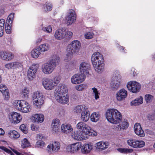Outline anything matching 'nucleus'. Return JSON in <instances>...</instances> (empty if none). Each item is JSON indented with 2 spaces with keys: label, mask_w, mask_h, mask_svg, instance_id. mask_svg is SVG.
<instances>
[{
  "label": "nucleus",
  "mask_w": 155,
  "mask_h": 155,
  "mask_svg": "<svg viewBox=\"0 0 155 155\" xmlns=\"http://www.w3.org/2000/svg\"><path fill=\"white\" fill-rule=\"evenodd\" d=\"M60 59L58 55H53L51 59L42 65L41 70L42 73L46 75L51 74L55 69Z\"/></svg>",
  "instance_id": "nucleus-1"
},
{
  "label": "nucleus",
  "mask_w": 155,
  "mask_h": 155,
  "mask_svg": "<svg viewBox=\"0 0 155 155\" xmlns=\"http://www.w3.org/2000/svg\"><path fill=\"white\" fill-rule=\"evenodd\" d=\"M67 92L66 86L63 84H60L55 89L54 96L58 102L63 104H67L68 102V96L66 94Z\"/></svg>",
  "instance_id": "nucleus-2"
},
{
  "label": "nucleus",
  "mask_w": 155,
  "mask_h": 155,
  "mask_svg": "<svg viewBox=\"0 0 155 155\" xmlns=\"http://www.w3.org/2000/svg\"><path fill=\"white\" fill-rule=\"evenodd\" d=\"M91 61L95 71L97 72H101L104 71V58L100 53L94 52L91 56Z\"/></svg>",
  "instance_id": "nucleus-3"
},
{
  "label": "nucleus",
  "mask_w": 155,
  "mask_h": 155,
  "mask_svg": "<svg viewBox=\"0 0 155 155\" xmlns=\"http://www.w3.org/2000/svg\"><path fill=\"white\" fill-rule=\"evenodd\" d=\"M106 117L110 122L116 124L120 121L122 116L121 113L117 110L112 108L110 109L106 112Z\"/></svg>",
  "instance_id": "nucleus-4"
},
{
  "label": "nucleus",
  "mask_w": 155,
  "mask_h": 155,
  "mask_svg": "<svg viewBox=\"0 0 155 155\" xmlns=\"http://www.w3.org/2000/svg\"><path fill=\"white\" fill-rule=\"evenodd\" d=\"M73 32L66 28H61L56 30L54 33V37L57 40H61L63 39L69 40L72 37Z\"/></svg>",
  "instance_id": "nucleus-5"
},
{
  "label": "nucleus",
  "mask_w": 155,
  "mask_h": 155,
  "mask_svg": "<svg viewBox=\"0 0 155 155\" xmlns=\"http://www.w3.org/2000/svg\"><path fill=\"white\" fill-rule=\"evenodd\" d=\"M13 105L15 108L23 113H28L31 110L30 104L24 100H16L13 103Z\"/></svg>",
  "instance_id": "nucleus-6"
},
{
  "label": "nucleus",
  "mask_w": 155,
  "mask_h": 155,
  "mask_svg": "<svg viewBox=\"0 0 155 155\" xmlns=\"http://www.w3.org/2000/svg\"><path fill=\"white\" fill-rule=\"evenodd\" d=\"M44 96L41 93L35 92L32 95V101L34 106L36 108H39L44 103Z\"/></svg>",
  "instance_id": "nucleus-7"
},
{
  "label": "nucleus",
  "mask_w": 155,
  "mask_h": 155,
  "mask_svg": "<svg viewBox=\"0 0 155 155\" xmlns=\"http://www.w3.org/2000/svg\"><path fill=\"white\" fill-rule=\"evenodd\" d=\"M121 76L119 71H115L113 74L112 79L110 83V86L114 90H117L120 86Z\"/></svg>",
  "instance_id": "nucleus-8"
},
{
  "label": "nucleus",
  "mask_w": 155,
  "mask_h": 155,
  "mask_svg": "<svg viewBox=\"0 0 155 155\" xmlns=\"http://www.w3.org/2000/svg\"><path fill=\"white\" fill-rule=\"evenodd\" d=\"M81 47V43L79 41L74 40L68 45L67 51L72 54H77L79 51Z\"/></svg>",
  "instance_id": "nucleus-9"
},
{
  "label": "nucleus",
  "mask_w": 155,
  "mask_h": 155,
  "mask_svg": "<svg viewBox=\"0 0 155 155\" xmlns=\"http://www.w3.org/2000/svg\"><path fill=\"white\" fill-rule=\"evenodd\" d=\"M38 68V64H35L30 67L27 72V77L29 80L32 81L35 78Z\"/></svg>",
  "instance_id": "nucleus-10"
},
{
  "label": "nucleus",
  "mask_w": 155,
  "mask_h": 155,
  "mask_svg": "<svg viewBox=\"0 0 155 155\" xmlns=\"http://www.w3.org/2000/svg\"><path fill=\"white\" fill-rule=\"evenodd\" d=\"M127 87L130 92L136 93L139 91L141 85L139 83L135 81H131L127 83Z\"/></svg>",
  "instance_id": "nucleus-11"
},
{
  "label": "nucleus",
  "mask_w": 155,
  "mask_h": 155,
  "mask_svg": "<svg viewBox=\"0 0 155 155\" xmlns=\"http://www.w3.org/2000/svg\"><path fill=\"white\" fill-rule=\"evenodd\" d=\"M76 18V15L74 11L72 9L69 10L65 18L66 23L68 26L74 23Z\"/></svg>",
  "instance_id": "nucleus-12"
},
{
  "label": "nucleus",
  "mask_w": 155,
  "mask_h": 155,
  "mask_svg": "<svg viewBox=\"0 0 155 155\" xmlns=\"http://www.w3.org/2000/svg\"><path fill=\"white\" fill-rule=\"evenodd\" d=\"M80 71L81 74L84 76H88L89 72L91 71V67L90 64L87 62L81 63L80 65Z\"/></svg>",
  "instance_id": "nucleus-13"
},
{
  "label": "nucleus",
  "mask_w": 155,
  "mask_h": 155,
  "mask_svg": "<svg viewBox=\"0 0 155 155\" xmlns=\"http://www.w3.org/2000/svg\"><path fill=\"white\" fill-rule=\"evenodd\" d=\"M42 83L44 88L47 90H53L55 87L52 78H44L42 80Z\"/></svg>",
  "instance_id": "nucleus-14"
},
{
  "label": "nucleus",
  "mask_w": 155,
  "mask_h": 155,
  "mask_svg": "<svg viewBox=\"0 0 155 155\" xmlns=\"http://www.w3.org/2000/svg\"><path fill=\"white\" fill-rule=\"evenodd\" d=\"M9 118L12 123L14 124L19 123L22 119L21 114L16 112H12L10 113Z\"/></svg>",
  "instance_id": "nucleus-15"
},
{
  "label": "nucleus",
  "mask_w": 155,
  "mask_h": 155,
  "mask_svg": "<svg viewBox=\"0 0 155 155\" xmlns=\"http://www.w3.org/2000/svg\"><path fill=\"white\" fill-rule=\"evenodd\" d=\"M71 136L75 140H81L87 139L89 136V134H86L81 131H79L73 133L71 134Z\"/></svg>",
  "instance_id": "nucleus-16"
},
{
  "label": "nucleus",
  "mask_w": 155,
  "mask_h": 155,
  "mask_svg": "<svg viewBox=\"0 0 155 155\" xmlns=\"http://www.w3.org/2000/svg\"><path fill=\"white\" fill-rule=\"evenodd\" d=\"M85 76L82 74H77L73 75L71 78V82L73 84H78L83 82Z\"/></svg>",
  "instance_id": "nucleus-17"
},
{
  "label": "nucleus",
  "mask_w": 155,
  "mask_h": 155,
  "mask_svg": "<svg viewBox=\"0 0 155 155\" xmlns=\"http://www.w3.org/2000/svg\"><path fill=\"white\" fill-rule=\"evenodd\" d=\"M77 128L82 130L81 131L86 134H90L91 127L84 122L81 121L79 122L77 125Z\"/></svg>",
  "instance_id": "nucleus-18"
},
{
  "label": "nucleus",
  "mask_w": 155,
  "mask_h": 155,
  "mask_svg": "<svg viewBox=\"0 0 155 155\" xmlns=\"http://www.w3.org/2000/svg\"><path fill=\"white\" fill-rule=\"evenodd\" d=\"M127 95V91L124 89H121L117 92L115 97L117 101H121L125 100Z\"/></svg>",
  "instance_id": "nucleus-19"
},
{
  "label": "nucleus",
  "mask_w": 155,
  "mask_h": 155,
  "mask_svg": "<svg viewBox=\"0 0 155 155\" xmlns=\"http://www.w3.org/2000/svg\"><path fill=\"white\" fill-rule=\"evenodd\" d=\"M60 143L58 142L55 141L48 145L47 147V150L49 152H52L55 153L57 152L60 149Z\"/></svg>",
  "instance_id": "nucleus-20"
},
{
  "label": "nucleus",
  "mask_w": 155,
  "mask_h": 155,
  "mask_svg": "<svg viewBox=\"0 0 155 155\" xmlns=\"http://www.w3.org/2000/svg\"><path fill=\"white\" fill-rule=\"evenodd\" d=\"M0 56L2 59L6 61H11L14 57L12 53L6 51L0 52Z\"/></svg>",
  "instance_id": "nucleus-21"
},
{
  "label": "nucleus",
  "mask_w": 155,
  "mask_h": 155,
  "mask_svg": "<svg viewBox=\"0 0 155 155\" xmlns=\"http://www.w3.org/2000/svg\"><path fill=\"white\" fill-rule=\"evenodd\" d=\"M81 147L80 143L78 142L73 143L68 146L66 148L67 151L68 152L74 153L79 150Z\"/></svg>",
  "instance_id": "nucleus-22"
},
{
  "label": "nucleus",
  "mask_w": 155,
  "mask_h": 155,
  "mask_svg": "<svg viewBox=\"0 0 155 155\" xmlns=\"http://www.w3.org/2000/svg\"><path fill=\"white\" fill-rule=\"evenodd\" d=\"M134 130L135 134L139 136L143 137L145 136L143 130L139 123H136L134 126Z\"/></svg>",
  "instance_id": "nucleus-23"
},
{
  "label": "nucleus",
  "mask_w": 155,
  "mask_h": 155,
  "mask_svg": "<svg viewBox=\"0 0 155 155\" xmlns=\"http://www.w3.org/2000/svg\"><path fill=\"white\" fill-rule=\"evenodd\" d=\"M61 132L65 134H68L73 131V129L70 124H62L61 126Z\"/></svg>",
  "instance_id": "nucleus-24"
},
{
  "label": "nucleus",
  "mask_w": 155,
  "mask_h": 155,
  "mask_svg": "<svg viewBox=\"0 0 155 155\" xmlns=\"http://www.w3.org/2000/svg\"><path fill=\"white\" fill-rule=\"evenodd\" d=\"M60 125V122L58 119H55L52 120L51 126L53 132L56 133L59 131Z\"/></svg>",
  "instance_id": "nucleus-25"
},
{
  "label": "nucleus",
  "mask_w": 155,
  "mask_h": 155,
  "mask_svg": "<svg viewBox=\"0 0 155 155\" xmlns=\"http://www.w3.org/2000/svg\"><path fill=\"white\" fill-rule=\"evenodd\" d=\"M109 144L108 142L101 141L95 144V147L97 150H102L107 148Z\"/></svg>",
  "instance_id": "nucleus-26"
},
{
  "label": "nucleus",
  "mask_w": 155,
  "mask_h": 155,
  "mask_svg": "<svg viewBox=\"0 0 155 155\" xmlns=\"http://www.w3.org/2000/svg\"><path fill=\"white\" fill-rule=\"evenodd\" d=\"M32 119L35 122L41 123L44 120V116L41 114H36L32 115Z\"/></svg>",
  "instance_id": "nucleus-27"
},
{
  "label": "nucleus",
  "mask_w": 155,
  "mask_h": 155,
  "mask_svg": "<svg viewBox=\"0 0 155 155\" xmlns=\"http://www.w3.org/2000/svg\"><path fill=\"white\" fill-rule=\"evenodd\" d=\"M0 91L3 94L6 100H8L9 98V93L7 87L4 85L0 84Z\"/></svg>",
  "instance_id": "nucleus-28"
},
{
  "label": "nucleus",
  "mask_w": 155,
  "mask_h": 155,
  "mask_svg": "<svg viewBox=\"0 0 155 155\" xmlns=\"http://www.w3.org/2000/svg\"><path fill=\"white\" fill-rule=\"evenodd\" d=\"M128 127V123L127 120H124L121 122V123L117 126L116 129L118 130H125Z\"/></svg>",
  "instance_id": "nucleus-29"
},
{
  "label": "nucleus",
  "mask_w": 155,
  "mask_h": 155,
  "mask_svg": "<svg viewBox=\"0 0 155 155\" xmlns=\"http://www.w3.org/2000/svg\"><path fill=\"white\" fill-rule=\"evenodd\" d=\"M29 89L25 87L21 90L20 94L23 98L26 99L29 98Z\"/></svg>",
  "instance_id": "nucleus-30"
},
{
  "label": "nucleus",
  "mask_w": 155,
  "mask_h": 155,
  "mask_svg": "<svg viewBox=\"0 0 155 155\" xmlns=\"http://www.w3.org/2000/svg\"><path fill=\"white\" fill-rule=\"evenodd\" d=\"M87 109L84 105H78L75 107L74 108V112L77 114H81Z\"/></svg>",
  "instance_id": "nucleus-31"
},
{
  "label": "nucleus",
  "mask_w": 155,
  "mask_h": 155,
  "mask_svg": "<svg viewBox=\"0 0 155 155\" xmlns=\"http://www.w3.org/2000/svg\"><path fill=\"white\" fill-rule=\"evenodd\" d=\"M92 149V146L88 144H85L82 146L81 150L82 153H89Z\"/></svg>",
  "instance_id": "nucleus-32"
},
{
  "label": "nucleus",
  "mask_w": 155,
  "mask_h": 155,
  "mask_svg": "<svg viewBox=\"0 0 155 155\" xmlns=\"http://www.w3.org/2000/svg\"><path fill=\"white\" fill-rule=\"evenodd\" d=\"M88 109L81 114V120L84 122H86L89 120L90 114L88 113Z\"/></svg>",
  "instance_id": "nucleus-33"
},
{
  "label": "nucleus",
  "mask_w": 155,
  "mask_h": 155,
  "mask_svg": "<svg viewBox=\"0 0 155 155\" xmlns=\"http://www.w3.org/2000/svg\"><path fill=\"white\" fill-rule=\"evenodd\" d=\"M9 137L12 139H17L20 137L19 134L15 130H10L8 132Z\"/></svg>",
  "instance_id": "nucleus-34"
},
{
  "label": "nucleus",
  "mask_w": 155,
  "mask_h": 155,
  "mask_svg": "<svg viewBox=\"0 0 155 155\" xmlns=\"http://www.w3.org/2000/svg\"><path fill=\"white\" fill-rule=\"evenodd\" d=\"M100 117V116L98 113L94 112L91 114L90 119L92 122H97L99 120Z\"/></svg>",
  "instance_id": "nucleus-35"
},
{
  "label": "nucleus",
  "mask_w": 155,
  "mask_h": 155,
  "mask_svg": "<svg viewBox=\"0 0 155 155\" xmlns=\"http://www.w3.org/2000/svg\"><path fill=\"white\" fill-rule=\"evenodd\" d=\"M143 98L141 96L135 99L131 102V105L132 106H136L141 104L143 103Z\"/></svg>",
  "instance_id": "nucleus-36"
},
{
  "label": "nucleus",
  "mask_w": 155,
  "mask_h": 155,
  "mask_svg": "<svg viewBox=\"0 0 155 155\" xmlns=\"http://www.w3.org/2000/svg\"><path fill=\"white\" fill-rule=\"evenodd\" d=\"M50 45L47 43H45L39 45V49L42 52H44L48 51L50 49Z\"/></svg>",
  "instance_id": "nucleus-37"
},
{
  "label": "nucleus",
  "mask_w": 155,
  "mask_h": 155,
  "mask_svg": "<svg viewBox=\"0 0 155 155\" xmlns=\"http://www.w3.org/2000/svg\"><path fill=\"white\" fill-rule=\"evenodd\" d=\"M21 146L22 148H25L31 146V143L28 140L25 138L22 139L21 141Z\"/></svg>",
  "instance_id": "nucleus-38"
},
{
  "label": "nucleus",
  "mask_w": 155,
  "mask_h": 155,
  "mask_svg": "<svg viewBox=\"0 0 155 155\" xmlns=\"http://www.w3.org/2000/svg\"><path fill=\"white\" fill-rule=\"evenodd\" d=\"M117 150L120 153L124 154H127L132 153L133 151L132 149H129L127 148H120L117 149Z\"/></svg>",
  "instance_id": "nucleus-39"
},
{
  "label": "nucleus",
  "mask_w": 155,
  "mask_h": 155,
  "mask_svg": "<svg viewBox=\"0 0 155 155\" xmlns=\"http://www.w3.org/2000/svg\"><path fill=\"white\" fill-rule=\"evenodd\" d=\"M52 5L50 3H46L43 6V10L45 12L50 11L52 10Z\"/></svg>",
  "instance_id": "nucleus-40"
},
{
  "label": "nucleus",
  "mask_w": 155,
  "mask_h": 155,
  "mask_svg": "<svg viewBox=\"0 0 155 155\" xmlns=\"http://www.w3.org/2000/svg\"><path fill=\"white\" fill-rule=\"evenodd\" d=\"M40 50L38 48L34 49L31 52V55L32 57L35 58H38L41 54Z\"/></svg>",
  "instance_id": "nucleus-41"
},
{
  "label": "nucleus",
  "mask_w": 155,
  "mask_h": 155,
  "mask_svg": "<svg viewBox=\"0 0 155 155\" xmlns=\"http://www.w3.org/2000/svg\"><path fill=\"white\" fill-rule=\"evenodd\" d=\"M137 140L130 139L128 140L127 141V143L128 145L132 147L137 148Z\"/></svg>",
  "instance_id": "nucleus-42"
},
{
  "label": "nucleus",
  "mask_w": 155,
  "mask_h": 155,
  "mask_svg": "<svg viewBox=\"0 0 155 155\" xmlns=\"http://www.w3.org/2000/svg\"><path fill=\"white\" fill-rule=\"evenodd\" d=\"M5 20L3 19L0 20V37H1L3 34L4 25Z\"/></svg>",
  "instance_id": "nucleus-43"
},
{
  "label": "nucleus",
  "mask_w": 155,
  "mask_h": 155,
  "mask_svg": "<svg viewBox=\"0 0 155 155\" xmlns=\"http://www.w3.org/2000/svg\"><path fill=\"white\" fill-rule=\"evenodd\" d=\"M61 79V75H58L56 76L53 79H52V81L55 87L59 83Z\"/></svg>",
  "instance_id": "nucleus-44"
},
{
  "label": "nucleus",
  "mask_w": 155,
  "mask_h": 155,
  "mask_svg": "<svg viewBox=\"0 0 155 155\" xmlns=\"http://www.w3.org/2000/svg\"><path fill=\"white\" fill-rule=\"evenodd\" d=\"M13 62L14 69L17 68L21 69L23 68V65L22 62L18 61H15Z\"/></svg>",
  "instance_id": "nucleus-45"
},
{
  "label": "nucleus",
  "mask_w": 155,
  "mask_h": 155,
  "mask_svg": "<svg viewBox=\"0 0 155 155\" xmlns=\"http://www.w3.org/2000/svg\"><path fill=\"white\" fill-rule=\"evenodd\" d=\"M14 13H11L7 18L6 21V23H8L9 24H12L14 19Z\"/></svg>",
  "instance_id": "nucleus-46"
},
{
  "label": "nucleus",
  "mask_w": 155,
  "mask_h": 155,
  "mask_svg": "<svg viewBox=\"0 0 155 155\" xmlns=\"http://www.w3.org/2000/svg\"><path fill=\"white\" fill-rule=\"evenodd\" d=\"M146 102L148 104L151 102L153 99V97L151 95L147 94L145 96Z\"/></svg>",
  "instance_id": "nucleus-47"
},
{
  "label": "nucleus",
  "mask_w": 155,
  "mask_h": 155,
  "mask_svg": "<svg viewBox=\"0 0 155 155\" xmlns=\"http://www.w3.org/2000/svg\"><path fill=\"white\" fill-rule=\"evenodd\" d=\"M12 24H9L8 23L6 22L5 29L7 33L10 34L11 32V26Z\"/></svg>",
  "instance_id": "nucleus-48"
},
{
  "label": "nucleus",
  "mask_w": 155,
  "mask_h": 155,
  "mask_svg": "<svg viewBox=\"0 0 155 155\" xmlns=\"http://www.w3.org/2000/svg\"><path fill=\"white\" fill-rule=\"evenodd\" d=\"M41 30L45 32L48 33H50L52 32V28L50 25L46 27H42L41 28Z\"/></svg>",
  "instance_id": "nucleus-49"
},
{
  "label": "nucleus",
  "mask_w": 155,
  "mask_h": 155,
  "mask_svg": "<svg viewBox=\"0 0 155 155\" xmlns=\"http://www.w3.org/2000/svg\"><path fill=\"white\" fill-rule=\"evenodd\" d=\"M73 54L71 53L67 52L66 57L64 59V61H65L67 62L71 60L72 58Z\"/></svg>",
  "instance_id": "nucleus-50"
},
{
  "label": "nucleus",
  "mask_w": 155,
  "mask_h": 155,
  "mask_svg": "<svg viewBox=\"0 0 155 155\" xmlns=\"http://www.w3.org/2000/svg\"><path fill=\"white\" fill-rule=\"evenodd\" d=\"M94 35V34L91 32H87L84 35V37L87 39H91L92 38Z\"/></svg>",
  "instance_id": "nucleus-51"
},
{
  "label": "nucleus",
  "mask_w": 155,
  "mask_h": 155,
  "mask_svg": "<svg viewBox=\"0 0 155 155\" xmlns=\"http://www.w3.org/2000/svg\"><path fill=\"white\" fill-rule=\"evenodd\" d=\"M5 67L8 70L14 69L13 62H9L6 64L5 65Z\"/></svg>",
  "instance_id": "nucleus-52"
},
{
  "label": "nucleus",
  "mask_w": 155,
  "mask_h": 155,
  "mask_svg": "<svg viewBox=\"0 0 155 155\" xmlns=\"http://www.w3.org/2000/svg\"><path fill=\"white\" fill-rule=\"evenodd\" d=\"M147 118L148 120L150 121H152L155 119V115L153 113L149 114L147 115Z\"/></svg>",
  "instance_id": "nucleus-53"
},
{
  "label": "nucleus",
  "mask_w": 155,
  "mask_h": 155,
  "mask_svg": "<svg viewBox=\"0 0 155 155\" xmlns=\"http://www.w3.org/2000/svg\"><path fill=\"white\" fill-rule=\"evenodd\" d=\"M92 89L93 90V93L94 94L95 99L96 100L97 99L99 98L98 95L100 94L98 93L97 89L95 87H94L92 88Z\"/></svg>",
  "instance_id": "nucleus-54"
},
{
  "label": "nucleus",
  "mask_w": 155,
  "mask_h": 155,
  "mask_svg": "<svg viewBox=\"0 0 155 155\" xmlns=\"http://www.w3.org/2000/svg\"><path fill=\"white\" fill-rule=\"evenodd\" d=\"M0 149L10 154L11 155H15L10 150L4 146H0Z\"/></svg>",
  "instance_id": "nucleus-55"
},
{
  "label": "nucleus",
  "mask_w": 155,
  "mask_h": 155,
  "mask_svg": "<svg viewBox=\"0 0 155 155\" xmlns=\"http://www.w3.org/2000/svg\"><path fill=\"white\" fill-rule=\"evenodd\" d=\"M20 129L25 134H26L28 132V129L24 124L21 125L20 127Z\"/></svg>",
  "instance_id": "nucleus-56"
},
{
  "label": "nucleus",
  "mask_w": 155,
  "mask_h": 155,
  "mask_svg": "<svg viewBox=\"0 0 155 155\" xmlns=\"http://www.w3.org/2000/svg\"><path fill=\"white\" fill-rule=\"evenodd\" d=\"M45 143L41 140H39L36 142V146L38 147L42 148L45 145Z\"/></svg>",
  "instance_id": "nucleus-57"
},
{
  "label": "nucleus",
  "mask_w": 155,
  "mask_h": 155,
  "mask_svg": "<svg viewBox=\"0 0 155 155\" xmlns=\"http://www.w3.org/2000/svg\"><path fill=\"white\" fill-rule=\"evenodd\" d=\"M137 148H141L143 147L145 145V142L142 140H137Z\"/></svg>",
  "instance_id": "nucleus-58"
},
{
  "label": "nucleus",
  "mask_w": 155,
  "mask_h": 155,
  "mask_svg": "<svg viewBox=\"0 0 155 155\" xmlns=\"http://www.w3.org/2000/svg\"><path fill=\"white\" fill-rule=\"evenodd\" d=\"M85 85L84 84H81L76 86L75 87V89L78 91H81L83 90L85 87Z\"/></svg>",
  "instance_id": "nucleus-59"
},
{
  "label": "nucleus",
  "mask_w": 155,
  "mask_h": 155,
  "mask_svg": "<svg viewBox=\"0 0 155 155\" xmlns=\"http://www.w3.org/2000/svg\"><path fill=\"white\" fill-rule=\"evenodd\" d=\"M135 71L136 70L134 68H132L131 73L132 74L134 77H135L137 75V73Z\"/></svg>",
  "instance_id": "nucleus-60"
},
{
  "label": "nucleus",
  "mask_w": 155,
  "mask_h": 155,
  "mask_svg": "<svg viewBox=\"0 0 155 155\" xmlns=\"http://www.w3.org/2000/svg\"><path fill=\"white\" fill-rule=\"evenodd\" d=\"M43 137V135L41 134H37L36 135L35 137L37 140H38L42 139Z\"/></svg>",
  "instance_id": "nucleus-61"
},
{
  "label": "nucleus",
  "mask_w": 155,
  "mask_h": 155,
  "mask_svg": "<svg viewBox=\"0 0 155 155\" xmlns=\"http://www.w3.org/2000/svg\"><path fill=\"white\" fill-rule=\"evenodd\" d=\"M90 133H91V135H93L94 136H96L97 134V133L94 130H91V129L90 130Z\"/></svg>",
  "instance_id": "nucleus-62"
},
{
  "label": "nucleus",
  "mask_w": 155,
  "mask_h": 155,
  "mask_svg": "<svg viewBox=\"0 0 155 155\" xmlns=\"http://www.w3.org/2000/svg\"><path fill=\"white\" fill-rule=\"evenodd\" d=\"M12 150L17 155H21V154L15 149H12Z\"/></svg>",
  "instance_id": "nucleus-63"
},
{
  "label": "nucleus",
  "mask_w": 155,
  "mask_h": 155,
  "mask_svg": "<svg viewBox=\"0 0 155 155\" xmlns=\"http://www.w3.org/2000/svg\"><path fill=\"white\" fill-rule=\"evenodd\" d=\"M5 134L4 130L2 128H0V135H3Z\"/></svg>",
  "instance_id": "nucleus-64"
}]
</instances>
